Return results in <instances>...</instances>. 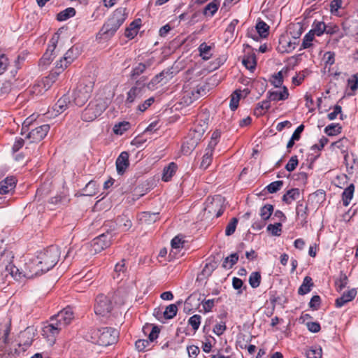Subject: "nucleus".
Instances as JSON below:
<instances>
[{
  "instance_id": "1",
  "label": "nucleus",
  "mask_w": 358,
  "mask_h": 358,
  "mask_svg": "<svg viewBox=\"0 0 358 358\" xmlns=\"http://www.w3.org/2000/svg\"><path fill=\"white\" fill-rule=\"evenodd\" d=\"M60 250L57 246L51 245L39 252L37 256L25 264L27 278H33L52 269L58 262Z\"/></svg>"
},
{
  "instance_id": "2",
  "label": "nucleus",
  "mask_w": 358,
  "mask_h": 358,
  "mask_svg": "<svg viewBox=\"0 0 358 358\" xmlns=\"http://www.w3.org/2000/svg\"><path fill=\"white\" fill-rule=\"evenodd\" d=\"M87 341L101 346L107 347L115 343L118 338V332L113 328L104 327L91 329L85 336Z\"/></svg>"
},
{
  "instance_id": "3",
  "label": "nucleus",
  "mask_w": 358,
  "mask_h": 358,
  "mask_svg": "<svg viewBox=\"0 0 358 358\" xmlns=\"http://www.w3.org/2000/svg\"><path fill=\"white\" fill-rule=\"evenodd\" d=\"M127 18L125 8L116 9L111 17L103 25L98 34L100 38L108 39L112 37Z\"/></svg>"
},
{
  "instance_id": "4",
  "label": "nucleus",
  "mask_w": 358,
  "mask_h": 358,
  "mask_svg": "<svg viewBox=\"0 0 358 358\" xmlns=\"http://www.w3.org/2000/svg\"><path fill=\"white\" fill-rule=\"evenodd\" d=\"M108 101L106 99L98 98L90 102L83 111L81 118L85 122H92L100 116L106 109Z\"/></svg>"
},
{
  "instance_id": "5",
  "label": "nucleus",
  "mask_w": 358,
  "mask_h": 358,
  "mask_svg": "<svg viewBox=\"0 0 358 358\" xmlns=\"http://www.w3.org/2000/svg\"><path fill=\"white\" fill-rule=\"evenodd\" d=\"M92 90L93 84L92 82L80 83L73 92V103L78 106H83L90 97Z\"/></svg>"
},
{
  "instance_id": "6",
  "label": "nucleus",
  "mask_w": 358,
  "mask_h": 358,
  "mask_svg": "<svg viewBox=\"0 0 358 358\" xmlns=\"http://www.w3.org/2000/svg\"><path fill=\"white\" fill-rule=\"evenodd\" d=\"M112 234L109 232L102 234L94 238L90 243V254L95 255L109 247L111 244Z\"/></svg>"
},
{
  "instance_id": "7",
  "label": "nucleus",
  "mask_w": 358,
  "mask_h": 358,
  "mask_svg": "<svg viewBox=\"0 0 358 358\" xmlns=\"http://www.w3.org/2000/svg\"><path fill=\"white\" fill-rule=\"evenodd\" d=\"M112 310V302L110 299L103 295L99 294L96 296L94 305V312L96 315L105 316Z\"/></svg>"
},
{
  "instance_id": "8",
  "label": "nucleus",
  "mask_w": 358,
  "mask_h": 358,
  "mask_svg": "<svg viewBox=\"0 0 358 358\" xmlns=\"http://www.w3.org/2000/svg\"><path fill=\"white\" fill-rule=\"evenodd\" d=\"M145 91V84L141 83L139 80L136 81V85L132 87L127 92L126 103L131 104L136 100L141 99Z\"/></svg>"
},
{
  "instance_id": "9",
  "label": "nucleus",
  "mask_w": 358,
  "mask_h": 358,
  "mask_svg": "<svg viewBox=\"0 0 358 358\" xmlns=\"http://www.w3.org/2000/svg\"><path fill=\"white\" fill-rule=\"evenodd\" d=\"M206 94V86H196L189 90H185L183 94L184 102L187 104L192 103L200 96Z\"/></svg>"
},
{
  "instance_id": "10",
  "label": "nucleus",
  "mask_w": 358,
  "mask_h": 358,
  "mask_svg": "<svg viewBox=\"0 0 358 358\" xmlns=\"http://www.w3.org/2000/svg\"><path fill=\"white\" fill-rule=\"evenodd\" d=\"M60 328L50 320L42 329V335L48 339L50 345L55 343L56 336L59 334Z\"/></svg>"
},
{
  "instance_id": "11",
  "label": "nucleus",
  "mask_w": 358,
  "mask_h": 358,
  "mask_svg": "<svg viewBox=\"0 0 358 358\" xmlns=\"http://www.w3.org/2000/svg\"><path fill=\"white\" fill-rule=\"evenodd\" d=\"M50 130L49 124H43L32 129L27 135L26 138L30 140V143H37L43 140Z\"/></svg>"
},
{
  "instance_id": "12",
  "label": "nucleus",
  "mask_w": 358,
  "mask_h": 358,
  "mask_svg": "<svg viewBox=\"0 0 358 358\" xmlns=\"http://www.w3.org/2000/svg\"><path fill=\"white\" fill-rule=\"evenodd\" d=\"M207 129V124L203 122V124L198 123L194 126V128L191 130L190 135L192 136L194 140L189 143L191 149H194L196 145H197L199 141L201 140L203 135L206 132Z\"/></svg>"
},
{
  "instance_id": "13",
  "label": "nucleus",
  "mask_w": 358,
  "mask_h": 358,
  "mask_svg": "<svg viewBox=\"0 0 358 358\" xmlns=\"http://www.w3.org/2000/svg\"><path fill=\"white\" fill-rule=\"evenodd\" d=\"M9 331L8 328L0 329V352H2L3 354H8L10 356L13 355V352L8 341ZM17 349H15L14 354L17 353Z\"/></svg>"
},
{
  "instance_id": "14",
  "label": "nucleus",
  "mask_w": 358,
  "mask_h": 358,
  "mask_svg": "<svg viewBox=\"0 0 358 358\" xmlns=\"http://www.w3.org/2000/svg\"><path fill=\"white\" fill-rule=\"evenodd\" d=\"M154 62V57H151L145 60L143 62L138 63L136 66H135L133 68L130 75L131 78L136 79V78H138L141 74L145 72L146 69L152 66Z\"/></svg>"
},
{
  "instance_id": "15",
  "label": "nucleus",
  "mask_w": 358,
  "mask_h": 358,
  "mask_svg": "<svg viewBox=\"0 0 358 358\" xmlns=\"http://www.w3.org/2000/svg\"><path fill=\"white\" fill-rule=\"evenodd\" d=\"M116 169L119 175H123L129 166V153L122 152L116 159Z\"/></svg>"
},
{
  "instance_id": "16",
  "label": "nucleus",
  "mask_w": 358,
  "mask_h": 358,
  "mask_svg": "<svg viewBox=\"0 0 358 358\" xmlns=\"http://www.w3.org/2000/svg\"><path fill=\"white\" fill-rule=\"evenodd\" d=\"M357 291L355 288H352L347 292H343L342 296L336 300V306L341 308L347 303L352 301L357 296Z\"/></svg>"
},
{
  "instance_id": "17",
  "label": "nucleus",
  "mask_w": 358,
  "mask_h": 358,
  "mask_svg": "<svg viewBox=\"0 0 358 358\" xmlns=\"http://www.w3.org/2000/svg\"><path fill=\"white\" fill-rule=\"evenodd\" d=\"M5 278H8V275H10L12 278L15 280H20L22 277L26 278L25 274V268L24 270L20 271L17 266H15L12 263L8 264L5 268Z\"/></svg>"
},
{
  "instance_id": "18",
  "label": "nucleus",
  "mask_w": 358,
  "mask_h": 358,
  "mask_svg": "<svg viewBox=\"0 0 358 358\" xmlns=\"http://www.w3.org/2000/svg\"><path fill=\"white\" fill-rule=\"evenodd\" d=\"M16 179L11 176L7 177L0 182V194H4L13 190L16 185Z\"/></svg>"
},
{
  "instance_id": "19",
  "label": "nucleus",
  "mask_w": 358,
  "mask_h": 358,
  "mask_svg": "<svg viewBox=\"0 0 358 358\" xmlns=\"http://www.w3.org/2000/svg\"><path fill=\"white\" fill-rule=\"evenodd\" d=\"M268 99L271 101H283L288 98L289 92L286 87H283L282 90L268 91L267 93Z\"/></svg>"
},
{
  "instance_id": "20",
  "label": "nucleus",
  "mask_w": 358,
  "mask_h": 358,
  "mask_svg": "<svg viewBox=\"0 0 358 358\" xmlns=\"http://www.w3.org/2000/svg\"><path fill=\"white\" fill-rule=\"evenodd\" d=\"M127 268L125 266V260L122 259L120 262L115 264L113 278L117 282L122 281L126 276Z\"/></svg>"
},
{
  "instance_id": "21",
  "label": "nucleus",
  "mask_w": 358,
  "mask_h": 358,
  "mask_svg": "<svg viewBox=\"0 0 358 358\" xmlns=\"http://www.w3.org/2000/svg\"><path fill=\"white\" fill-rule=\"evenodd\" d=\"M141 25V20L137 19L133 21L129 27H127L125 30V36L132 39L134 38L138 34V29Z\"/></svg>"
},
{
  "instance_id": "22",
  "label": "nucleus",
  "mask_w": 358,
  "mask_h": 358,
  "mask_svg": "<svg viewBox=\"0 0 358 358\" xmlns=\"http://www.w3.org/2000/svg\"><path fill=\"white\" fill-rule=\"evenodd\" d=\"M69 98L66 96H63L60 98L53 106V110L55 111V115L61 114L68 108L69 103Z\"/></svg>"
},
{
  "instance_id": "23",
  "label": "nucleus",
  "mask_w": 358,
  "mask_h": 358,
  "mask_svg": "<svg viewBox=\"0 0 358 358\" xmlns=\"http://www.w3.org/2000/svg\"><path fill=\"white\" fill-rule=\"evenodd\" d=\"M300 196V191L297 188H292L288 190L282 196V201L287 204L292 203Z\"/></svg>"
},
{
  "instance_id": "24",
  "label": "nucleus",
  "mask_w": 358,
  "mask_h": 358,
  "mask_svg": "<svg viewBox=\"0 0 358 358\" xmlns=\"http://www.w3.org/2000/svg\"><path fill=\"white\" fill-rule=\"evenodd\" d=\"M177 165L174 162H171L167 166L164 167L162 174V180L165 182L169 181L177 170Z\"/></svg>"
},
{
  "instance_id": "25",
  "label": "nucleus",
  "mask_w": 358,
  "mask_h": 358,
  "mask_svg": "<svg viewBox=\"0 0 358 358\" xmlns=\"http://www.w3.org/2000/svg\"><path fill=\"white\" fill-rule=\"evenodd\" d=\"M355 192V185L353 184H350L348 186L342 193V201L343 206H348L352 199L353 198Z\"/></svg>"
},
{
  "instance_id": "26",
  "label": "nucleus",
  "mask_w": 358,
  "mask_h": 358,
  "mask_svg": "<svg viewBox=\"0 0 358 358\" xmlns=\"http://www.w3.org/2000/svg\"><path fill=\"white\" fill-rule=\"evenodd\" d=\"M314 284L313 280L310 276H306L303 280L301 285L298 289V293L300 295H304L310 292L311 288Z\"/></svg>"
},
{
  "instance_id": "27",
  "label": "nucleus",
  "mask_w": 358,
  "mask_h": 358,
  "mask_svg": "<svg viewBox=\"0 0 358 358\" xmlns=\"http://www.w3.org/2000/svg\"><path fill=\"white\" fill-rule=\"evenodd\" d=\"M344 161L347 168L351 169L352 173L353 171L358 170V159L353 154L345 155Z\"/></svg>"
},
{
  "instance_id": "28",
  "label": "nucleus",
  "mask_w": 358,
  "mask_h": 358,
  "mask_svg": "<svg viewBox=\"0 0 358 358\" xmlns=\"http://www.w3.org/2000/svg\"><path fill=\"white\" fill-rule=\"evenodd\" d=\"M280 45L281 46V48H280V50L282 51V52H292L293 50L295 49L296 48V45H297V43L296 41H287L285 37H282V38H280Z\"/></svg>"
},
{
  "instance_id": "29",
  "label": "nucleus",
  "mask_w": 358,
  "mask_h": 358,
  "mask_svg": "<svg viewBox=\"0 0 358 358\" xmlns=\"http://www.w3.org/2000/svg\"><path fill=\"white\" fill-rule=\"evenodd\" d=\"M326 29L327 25L324 22L315 20L310 31L313 34L320 36L325 32Z\"/></svg>"
},
{
  "instance_id": "30",
  "label": "nucleus",
  "mask_w": 358,
  "mask_h": 358,
  "mask_svg": "<svg viewBox=\"0 0 358 358\" xmlns=\"http://www.w3.org/2000/svg\"><path fill=\"white\" fill-rule=\"evenodd\" d=\"M53 83H54L50 82V80L46 81L45 77L42 80L41 83L34 86V92L36 94H42L43 92H45L50 89Z\"/></svg>"
},
{
  "instance_id": "31",
  "label": "nucleus",
  "mask_w": 358,
  "mask_h": 358,
  "mask_svg": "<svg viewBox=\"0 0 358 358\" xmlns=\"http://www.w3.org/2000/svg\"><path fill=\"white\" fill-rule=\"evenodd\" d=\"M79 50L78 48L72 47L65 53L64 56V61L66 64H71L78 56Z\"/></svg>"
},
{
  "instance_id": "32",
  "label": "nucleus",
  "mask_w": 358,
  "mask_h": 358,
  "mask_svg": "<svg viewBox=\"0 0 358 358\" xmlns=\"http://www.w3.org/2000/svg\"><path fill=\"white\" fill-rule=\"evenodd\" d=\"M97 185L96 182L91 180L90 181L83 189V195L87 196H92L97 193Z\"/></svg>"
},
{
  "instance_id": "33",
  "label": "nucleus",
  "mask_w": 358,
  "mask_h": 358,
  "mask_svg": "<svg viewBox=\"0 0 358 358\" xmlns=\"http://www.w3.org/2000/svg\"><path fill=\"white\" fill-rule=\"evenodd\" d=\"M273 212V206L271 204H266L260 208L259 215L262 220L265 222L268 220Z\"/></svg>"
},
{
  "instance_id": "34",
  "label": "nucleus",
  "mask_w": 358,
  "mask_h": 358,
  "mask_svg": "<svg viewBox=\"0 0 358 358\" xmlns=\"http://www.w3.org/2000/svg\"><path fill=\"white\" fill-rule=\"evenodd\" d=\"M256 30L262 38H266L269 34V26L264 21H259L256 24Z\"/></svg>"
},
{
  "instance_id": "35",
  "label": "nucleus",
  "mask_w": 358,
  "mask_h": 358,
  "mask_svg": "<svg viewBox=\"0 0 358 358\" xmlns=\"http://www.w3.org/2000/svg\"><path fill=\"white\" fill-rule=\"evenodd\" d=\"M211 50L212 46L207 45L206 43H202L199 47L200 56L204 60H208L211 57Z\"/></svg>"
},
{
  "instance_id": "36",
  "label": "nucleus",
  "mask_w": 358,
  "mask_h": 358,
  "mask_svg": "<svg viewBox=\"0 0 358 358\" xmlns=\"http://www.w3.org/2000/svg\"><path fill=\"white\" fill-rule=\"evenodd\" d=\"M76 15V10L73 8H68L57 14L58 21H65Z\"/></svg>"
},
{
  "instance_id": "37",
  "label": "nucleus",
  "mask_w": 358,
  "mask_h": 358,
  "mask_svg": "<svg viewBox=\"0 0 358 358\" xmlns=\"http://www.w3.org/2000/svg\"><path fill=\"white\" fill-rule=\"evenodd\" d=\"M138 219L141 222L150 224L151 222H155L157 220V214L150 213L148 212H143L139 215Z\"/></svg>"
},
{
  "instance_id": "38",
  "label": "nucleus",
  "mask_w": 358,
  "mask_h": 358,
  "mask_svg": "<svg viewBox=\"0 0 358 358\" xmlns=\"http://www.w3.org/2000/svg\"><path fill=\"white\" fill-rule=\"evenodd\" d=\"M219 5L220 3L217 0L213 1L205 7L203 14L205 15L213 16L217 12Z\"/></svg>"
},
{
  "instance_id": "39",
  "label": "nucleus",
  "mask_w": 358,
  "mask_h": 358,
  "mask_svg": "<svg viewBox=\"0 0 358 358\" xmlns=\"http://www.w3.org/2000/svg\"><path fill=\"white\" fill-rule=\"evenodd\" d=\"M308 207L307 206H303V203L298 202L296 211L297 216L302 220V221L306 222V219L308 216Z\"/></svg>"
},
{
  "instance_id": "40",
  "label": "nucleus",
  "mask_w": 358,
  "mask_h": 358,
  "mask_svg": "<svg viewBox=\"0 0 358 358\" xmlns=\"http://www.w3.org/2000/svg\"><path fill=\"white\" fill-rule=\"evenodd\" d=\"M214 206L220 208L216 213V217H219L220 216H221L222 215L224 210L222 206V199L220 198H217L215 199H213V202H212L210 203V206L208 205L206 210H208V212L210 213L211 208H213Z\"/></svg>"
},
{
  "instance_id": "41",
  "label": "nucleus",
  "mask_w": 358,
  "mask_h": 358,
  "mask_svg": "<svg viewBox=\"0 0 358 358\" xmlns=\"http://www.w3.org/2000/svg\"><path fill=\"white\" fill-rule=\"evenodd\" d=\"M50 320L55 322V325L59 327L60 329H62L69 324L64 317L62 313H58L57 315L52 317Z\"/></svg>"
},
{
  "instance_id": "42",
  "label": "nucleus",
  "mask_w": 358,
  "mask_h": 358,
  "mask_svg": "<svg viewBox=\"0 0 358 358\" xmlns=\"http://www.w3.org/2000/svg\"><path fill=\"white\" fill-rule=\"evenodd\" d=\"M117 224L124 231L129 230L132 226L131 221L126 216H121L117 219Z\"/></svg>"
},
{
  "instance_id": "43",
  "label": "nucleus",
  "mask_w": 358,
  "mask_h": 358,
  "mask_svg": "<svg viewBox=\"0 0 358 358\" xmlns=\"http://www.w3.org/2000/svg\"><path fill=\"white\" fill-rule=\"evenodd\" d=\"M243 64L250 71H253L256 66V59L254 55L246 56L243 59Z\"/></svg>"
},
{
  "instance_id": "44",
  "label": "nucleus",
  "mask_w": 358,
  "mask_h": 358,
  "mask_svg": "<svg viewBox=\"0 0 358 358\" xmlns=\"http://www.w3.org/2000/svg\"><path fill=\"white\" fill-rule=\"evenodd\" d=\"M177 312V306L176 304H170L166 308L164 312V317L166 319H172L176 315Z\"/></svg>"
},
{
  "instance_id": "45",
  "label": "nucleus",
  "mask_w": 358,
  "mask_h": 358,
  "mask_svg": "<svg viewBox=\"0 0 358 358\" xmlns=\"http://www.w3.org/2000/svg\"><path fill=\"white\" fill-rule=\"evenodd\" d=\"M130 124L128 122H122L116 124L113 127V131L115 134L122 135L129 129Z\"/></svg>"
},
{
  "instance_id": "46",
  "label": "nucleus",
  "mask_w": 358,
  "mask_h": 358,
  "mask_svg": "<svg viewBox=\"0 0 358 358\" xmlns=\"http://www.w3.org/2000/svg\"><path fill=\"white\" fill-rule=\"evenodd\" d=\"M261 282V275L259 272H252L249 277V284L252 288H257Z\"/></svg>"
},
{
  "instance_id": "47",
  "label": "nucleus",
  "mask_w": 358,
  "mask_h": 358,
  "mask_svg": "<svg viewBox=\"0 0 358 358\" xmlns=\"http://www.w3.org/2000/svg\"><path fill=\"white\" fill-rule=\"evenodd\" d=\"M348 279L345 273H341L339 279H338L335 284L336 290L341 292L348 285Z\"/></svg>"
},
{
  "instance_id": "48",
  "label": "nucleus",
  "mask_w": 358,
  "mask_h": 358,
  "mask_svg": "<svg viewBox=\"0 0 358 358\" xmlns=\"http://www.w3.org/2000/svg\"><path fill=\"white\" fill-rule=\"evenodd\" d=\"M341 127L339 124H331L326 127L324 131L328 136H334L341 132Z\"/></svg>"
},
{
  "instance_id": "49",
  "label": "nucleus",
  "mask_w": 358,
  "mask_h": 358,
  "mask_svg": "<svg viewBox=\"0 0 358 358\" xmlns=\"http://www.w3.org/2000/svg\"><path fill=\"white\" fill-rule=\"evenodd\" d=\"M56 42L57 40L53 37L50 41L51 44L48 45L46 52L43 56V60H47L48 62L51 60V55L55 49Z\"/></svg>"
},
{
  "instance_id": "50",
  "label": "nucleus",
  "mask_w": 358,
  "mask_h": 358,
  "mask_svg": "<svg viewBox=\"0 0 358 358\" xmlns=\"http://www.w3.org/2000/svg\"><path fill=\"white\" fill-rule=\"evenodd\" d=\"M315 36V34L309 31L303 37L300 50L310 48L312 45V41H313Z\"/></svg>"
},
{
  "instance_id": "51",
  "label": "nucleus",
  "mask_w": 358,
  "mask_h": 358,
  "mask_svg": "<svg viewBox=\"0 0 358 358\" xmlns=\"http://www.w3.org/2000/svg\"><path fill=\"white\" fill-rule=\"evenodd\" d=\"M185 241L183 240L182 236H175L171 242V245L173 250H178L180 248H184Z\"/></svg>"
},
{
  "instance_id": "52",
  "label": "nucleus",
  "mask_w": 358,
  "mask_h": 358,
  "mask_svg": "<svg viewBox=\"0 0 358 358\" xmlns=\"http://www.w3.org/2000/svg\"><path fill=\"white\" fill-rule=\"evenodd\" d=\"M241 94L238 91H235L231 96L229 106L231 110H235L238 106L240 101Z\"/></svg>"
},
{
  "instance_id": "53",
  "label": "nucleus",
  "mask_w": 358,
  "mask_h": 358,
  "mask_svg": "<svg viewBox=\"0 0 358 358\" xmlns=\"http://www.w3.org/2000/svg\"><path fill=\"white\" fill-rule=\"evenodd\" d=\"M201 321V317L199 315H194L188 320V324L194 331L198 330Z\"/></svg>"
},
{
  "instance_id": "54",
  "label": "nucleus",
  "mask_w": 358,
  "mask_h": 358,
  "mask_svg": "<svg viewBox=\"0 0 358 358\" xmlns=\"http://www.w3.org/2000/svg\"><path fill=\"white\" fill-rule=\"evenodd\" d=\"M238 224V219L233 217L226 227L225 234L227 236H231L236 230Z\"/></svg>"
},
{
  "instance_id": "55",
  "label": "nucleus",
  "mask_w": 358,
  "mask_h": 358,
  "mask_svg": "<svg viewBox=\"0 0 358 358\" xmlns=\"http://www.w3.org/2000/svg\"><path fill=\"white\" fill-rule=\"evenodd\" d=\"M212 159L213 154L205 152L200 164V168L203 169H206L210 165L212 162Z\"/></svg>"
},
{
  "instance_id": "56",
  "label": "nucleus",
  "mask_w": 358,
  "mask_h": 358,
  "mask_svg": "<svg viewBox=\"0 0 358 358\" xmlns=\"http://www.w3.org/2000/svg\"><path fill=\"white\" fill-rule=\"evenodd\" d=\"M267 231L271 232L272 235L280 236L282 231V224L280 222L275 224H270L267 227Z\"/></svg>"
},
{
  "instance_id": "57",
  "label": "nucleus",
  "mask_w": 358,
  "mask_h": 358,
  "mask_svg": "<svg viewBox=\"0 0 358 358\" xmlns=\"http://www.w3.org/2000/svg\"><path fill=\"white\" fill-rule=\"evenodd\" d=\"M170 76V73H169V71H162L159 74L157 75L156 76H155L152 80L150 81L149 85H157V83L162 82L164 78H166L167 76Z\"/></svg>"
},
{
  "instance_id": "58",
  "label": "nucleus",
  "mask_w": 358,
  "mask_h": 358,
  "mask_svg": "<svg viewBox=\"0 0 358 358\" xmlns=\"http://www.w3.org/2000/svg\"><path fill=\"white\" fill-rule=\"evenodd\" d=\"M307 358H321L322 349L320 348H311L306 352Z\"/></svg>"
},
{
  "instance_id": "59",
  "label": "nucleus",
  "mask_w": 358,
  "mask_h": 358,
  "mask_svg": "<svg viewBox=\"0 0 358 358\" xmlns=\"http://www.w3.org/2000/svg\"><path fill=\"white\" fill-rule=\"evenodd\" d=\"M282 185L283 182L282 180H277L270 183L266 188L269 193H275L280 190Z\"/></svg>"
},
{
  "instance_id": "60",
  "label": "nucleus",
  "mask_w": 358,
  "mask_h": 358,
  "mask_svg": "<svg viewBox=\"0 0 358 358\" xmlns=\"http://www.w3.org/2000/svg\"><path fill=\"white\" fill-rule=\"evenodd\" d=\"M298 163L297 156H292L285 166L286 170L289 172L293 171L296 168Z\"/></svg>"
},
{
  "instance_id": "61",
  "label": "nucleus",
  "mask_w": 358,
  "mask_h": 358,
  "mask_svg": "<svg viewBox=\"0 0 358 358\" xmlns=\"http://www.w3.org/2000/svg\"><path fill=\"white\" fill-rule=\"evenodd\" d=\"M238 255L236 253H233L231 255H229V257L225 258V259L224 261L223 266L224 267H227V264L228 262H229L230 263L229 267L231 268L238 262Z\"/></svg>"
},
{
  "instance_id": "62",
  "label": "nucleus",
  "mask_w": 358,
  "mask_h": 358,
  "mask_svg": "<svg viewBox=\"0 0 358 358\" xmlns=\"http://www.w3.org/2000/svg\"><path fill=\"white\" fill-rule=\"evenodd\" d=\"M150 341L148 339H139L135 343V347L138 351H143L150 345Z\"/></svg>"
},
{
  "instance_id": "63",
  "label": "nucleus",
  "mask_w": 358,
  "mask_h": 358,
  "mask_svg": "<svg viewBox=\"0 0 358 358\" xmlns=\"http://www.w3.org/2000/svg\"><path fill=\"white\" fill-rule=\"evenodd\" d=\"M62 313L64 317L68 324H69L73 319V313L71 308L67 307L59 312Z\"/></svg>"
},
{
  "instance_id": "64",
  "label": "nucleus",
  "mask_w": 358,
  "mask_h": 358,
  "mask_svg": "<svg viewBox=\"0 0 358 358\" xmlns=\"http://www.w3.org/2000/svg\"><path fill=\"white\" fill-rule=\"evenodd\" d=\"M348 85L349 87L355 91L358 88V76L357 74H354L348 80Z\"/></svg>"
}]
</instances>
